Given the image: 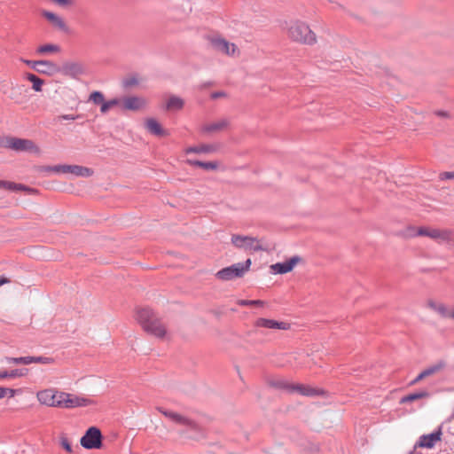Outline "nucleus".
<instances>
[{"mask_svg": "<svg viewBox=\"0 0 454 454\" xmlns=\"http://www.w3.org/2000/svg\"><path fill=\"white\" fill-rule=\"evenodd\" d=\"M137 320L143 329L157 338H163L167 333L166 327L156 314L149 308H141L137 310Z\"/></svg>", "mask_w": 454, "mask_h": 454, "instance_id": "obj_1", "label": "nucleus"}, {"mask_svg": "<svg viewBox=\"0 0 454 454\" xmlns=\"http://www.w3.org/2000/svg\"><path fill=\"white\" fill-rule=\"evenodd\" d=\"M288 37L297 43L304 44H313L317 38L309 27L300 20L291 21L287 26Z\"/></svg>", "mask_w": 454, "mask_h": 454, "instance_id": "obj_2", "label": "nucleus"}, {"mask_svg": "<svg viewBox=\"0 0 454 454\" xmlns=\"http://www.w3.org/2000/svg\"><path fill=\"white\" fill-rule=\"evenodd\" d=\"M158 410L165 417L168 418L173 422L179 424V425L185 426L188 428V430H190L192 432V434L189 435V437L198 440L204 436L201 427L197 423L191 420L190 419H188L179 413L163 410L162 408H159Z\"/></svg>", "mask_w": 454, "mask_h": 454, "instance_id": "obj_3", "label": "nucleus"}, {"mask_svg": "<svg viewBox=\"0 0 454 454\" xmlns=\"http://www.w3.org/2000/svg\"><path fill=\"white\" fill-rule=\"evenodd\" d=\"M250 266L251 260L247 259L245 262L234 263L229 267L220 270L216 272L215 277L223 281H229L237 278H241L249 270Z\"/></svg>", "mask_w": 454, "mask_h": 454, "instance_id": "obj_4", "label": "nucleus"}, {"mask_svg": "<svg viewBox=\"0 0 454 454\" xmlns=\"http://www.w3.org/2000/svg\"><path fill=\"white\" fill-rule=\"evenodd\" d=\"M3 146L14 150L16 152H29L39 155L41 150L32 140L18 138V137H7L3 142Z\"/></svg>", "mask_w": 454, "mask_h": 454, "instance_id": "obj_5", "label": "nucleus"}, {"mask_svg": "<svg viewBox=\"0 0 454 454\" xmlns=\"http://www.w3.org/2000/svg\"><path fill=\"white\" fill-rule=\"evenodd\" d=\"M59 401L58 403V407L59 408H65V409H73L77 407H86L89 405L93 404V400L77 396L73 394L61 392L60 395L59 396Z\"/></svg>", "mask_w": 454, "mask_h": 454, "instance_id": "obj_6", "label": "nucleus"}, {"mask_svg": "<svg viewBox=\"0 0 454 454\" xmlns=\"http://www.w3.org/2000/svg\"><path fill=\"white\" fill-rule=\"evenodd\" d=\"M452 423V421H446L443 422L436 431L428 434H423L419 437L418 442L415 444V448H427L431 449L433 448L435 443L439 441H441V436L443 434L445 430L450 429V425Z\"/></svg>", "mask_w": 454, "mask_h": 454, "instance_id": "obj_7", "label": "nucleus"}, {"mask_svg": "<svg viewBox=\"0 0 454 454\" xmlns=\"http://www.w3.org/2000/svg\"><path fill=\"white\" fill-rule=\"evenodd\" d=\"M102 434L101 431L96 427H90L81 438V445L87 449H100L102 447Z\"/></svg>", "mask_w": 454, "mask_h": 454, "instance_id": "obj_8", "label": "nucleus"}, {"mask_svg": "<svg viewBox=\"0 0 454 454\" xmlns=\"http://www.w3.org/2000/svg\"><path fill=\"white\" fill-rule=\"evenodd\" d=\"M231 243L238 248L250 251H261L262 247L256 238L234 234L231 236Z\"/></svg>", "mask_w": 454, "mask_h": 454, "instance_id": "obj_9", "label": "nucleus"}, {"mask_svg": "<svg viewBox=\"0 0 454 454\" xmlns=\"http://www.w3.org/2000/svg\"><path fill=\"white\" fill-rule=\"evenodd\" d=\"M417 236H426L438 242L448 241L450 239V231L447 230L420 227L417 230Z\"/></svg>", "mask_w": 454, "mask_h": 454, "instance_id": "obj_10", "label": "nucleus"}, {"mask_svg": "<svg viewBox=\"0 0 454 454\" xmlns=\"http://www.w3.org/2000/svg\"><path fill=\"white\" fill-rule=\"evenodd\" d=\"M59 73L73 79L85 73V67L82 63L78 61H65L62 66H59Z\"/></svg>", "mask_w": 454, "mask_h": 454, "instance_id": "obj_11", "label": "nucleus"}, {"mask_svg": "<svg viewBox=\"0 0 454 454\" xmlns=\"http://www.w3.org/2000/svg\"><path fill=\"white\" fill-rule=\"evenodd\" d=\"M60 391H56L53 389H44L39 391L37 393V399L42 404H45L47 406L58 407V403L59 401V397L60 395Z\"/></svg>", "mask_w": 454, "mask_h": 454, "instance_id": "obj_12", "label": "nucleus"}, {"mask_svg": "<svg viewBox=\"0 0 454 454\" xmlns=\"http://www.w3.org/2000/svg\"><path fill=\"white\" fill-rule=\"evenodd\" d=\"M301 261V257L298 255H294L291 257L289 260L284 262H278L272 264L270 269L275 274H285L293 270V269L297 265L298 262Z\"/></svg>", "mask_w": 454, "mask_h": 454, "instance_id": "obj_13", "label": "nucleus"}, {"mask_svg": "<svg viewBox=\"0 0 454 454\" xmlns=\"http://www.w3.org/2000/svg\"><path fill=\"white\" fill-rule=\"evenodd\" d=\"M211 44L219 52L233 56L237 51V47L234 43H231L223 38L214 37L211 39Z\"/></svg>", "mask_w": 454, "mask_h": 454, "instance_id": "obj_14", "label": "nucleus"}, {"mask_svg": "<svg viewBox=\"0 0 454 454\" xmlns=\"http://www.w3.org/2000/svg\"><path fill=\"white\" fill-rule=\"evenodd\" d=\"M230 123L231 121L229 118H222L216 121L203 125L201 131L206 134L221 132L227 129L230 126Z\"/></svg>", "mask_w": 454, "mask_h": 454, "instance_id": "obj_15", "label": "nucleus"}, {"mask_svg": "<svg viewBox=\"0 0 454 454\" xmlns=\"http://www.w3.org/2000/svg\"><path fill=\"white\" fill-rule=\"evenodd\" d=\"M62 174H71L74 176L90 177L93 175V170L90 168L80 165H63Z\"/></svg>", "mask_w": 454, "mask_h": 454, "instance_id": "obj_16", "label": "nucleus"}, {"mask_svg": "<svg viewBox=\"0 0 454 454\" xmlns=\"http://www.w3.org/2000/svg\"><path fill=\"white\" fill-rule=\"evenodd\" d=\"M298 392L304 396H317L323 395L325 391L319 388L312 387L303 384H291L290 393Z\"/></svg>", "mask_w": 454, "mask_h": 454, "instance_id": "obj_17", "label": "nucleus"}, {"mask_svg": "<svg viewBox=\"0 0 454 454\" xmlns=\"http://www.w3.org/2000/svg\"><path fill=\"white\" fill-rule=\"evenodd\" d=\"M121 108L123 110H129V111H137L141 109L145 104V101L144 98L137 97V96H130L123 98L122 99H120Z\"/></svg>", "mask_w": 454, "mask_h": 454, "instance_id": "obj_18", "label": "nucleus"}, {"mask_svg": "<svg viewBox=\"0 0 454 454\" xmlns=\"http://www.w3.org/2000/svg\"><path fill=\"white\" fill-rule=\"evenodd\" d=\"M255 326L269 329L288 330L290 328V324L286 322H278L273 319L258 318L255 321Z\"/></svg>", "mask_w": 454, "mask_h": 454, "instance_id": "obj_19", "label": "nucleus"}, {"mask_svg": "<svg viewBox=\"0 0 454 454\" xmlns=\"http://www.w3.org/2000/svg\"><path fill=\"white\" fill-rule=\"evenodd\" d=\"M37 72L52 76L59 73V66L51 60H39Z\"/></svg>", "mask_w": 454, "mask_h": 454, "instance_id": "obj_20", "label": "nucleus"}, {"mask_svg": "<svg viewBox=\"0 0 454 454\" xmlns=\"http://www.w3.org/2000/svg\"><path fill=\"white\" fill-rule=\"evenodd\" d=\"M268 386L275 389L284 390L290 393L291 384L288 380L281 377H269L266 380Z\"/></svg>", "mask_w": 454, "mask_h": 454, "instance_id": "obj_21", "label": "nucleus"}, {"mask_svg": "<svg viewBox=\"0 0 454 454\" xmlns=\"http://www.w3.org/2000/svg\"><path fill=\"white\" fill-rule=\"evenodd\" d=\"M43 16L47 20H49L55 27L59 28V30H62V31L67 30V27L65 21L63 20L62 18H60L57 14H55L51 12L43 11Z\"/></svg>", "mask_w": 454, "mask_h": 454, "instance_id": "obj_22", "label": "nucleus"}, {"mask_svg": "<svg viewBox=\"0 0 454 454\" xmlns=\"http://www.w3.org/2000/svg\"><path fill=\"white\" fill-rule=\"evenodd\" d=\"M145 128L150 133L156 136L163 137L168 135L167 130L163 129L160 124L153 118L146 120Z\"/></svg>", "mask_w": 454, "mask_h": 454, "instance_id": "obj_23", "label": "nucleus"}, {"mask_svg": "<svg viewBox=\"0 0 454 454\" xmlns=\"http://www.w3.org/2000/svg\"><path fill=\"white\" fill-rule=\"evenodd\" d=\"M218 146L216 145H200L198 146H191L185 150L186 153H212L216 152Z\"/></svg>", "mask_w": 454, "mask_h": 454, "instance_id": "obj_24", "label": "nucleus"}, {"mask_svg": "<svg viewBox=\"0 0 454 454\" xmlns=\"http://www.w3.org/2000/svg\"><path fill=\"white\" fill-rule=\"evenodd\" d=\"M429 396H430V394L428 391L421 390V391H419L416 393H411V394L403 396L400 399L399 403L405 404V403H411V402H414V401H417L419 399L427 398Z\"/></svg>", "mask_w": 454, "mask_h": 454, "instance_id": "obj_25", "label": "nucleus"}, {"mask_svg": "<svg viewBox=\"0 0 454 454\" xmlns=\"http://www.w3.org/2000/svg\"><path fill=\"white\" fill-rule=\"evenodd\" d=\"M187 164L192 167H199L205 170H215L218 168V162L217 161H201L197 160H191L188 159L186 160Z\"/></svg>", "mask_w": 454, "mask_h": 454, "instance_id": "obj_26", "label": "nucleus"}, {"mask_svg": "<svg viewBox=\"0 0 454 454\" xmlns=\"http://www.w3.org/2000/svg\"><path fill=\"white\" fill-rule=\"evenodd\" d=\"M61 51V48L58 44L53 43H47L40 45L36 49V53L39 55H51V54H56L59 53Z\"/></svg>", "mask_w": 454, "mask_h": 454, "instance_id": "obj_27", "label": "nucleus"}, {"mask_svg": "<svg viewBox=\"0 0 454 454\" xmlns=\"http://www.w3.org/2000/svg\"><path fill=\"white\" fill-rule=\"evenodd\" d=\"M184 105V100L176 96H171L166 103V109L168 111L180 110Z\"/></svg>", "mask_w": 454, "mask_h": 454, "instance_id": "obj_28", "label": "nucleus"}, {"mask_svg": "<svg viewBox=\"0 0 454 454\" xmlns=\"http://www.w3.org/2000/svg\"><path fill=\"white\" fill-rule=\"evenodd\" d=\"M428 307L436 311L442 317H449L450 311L442 303H437L434 301H428Z\"/></svg>", "mask_w": 454, "mask_h": 454, "instance_id": "obj_29", "label": "nucleus"}, {"mask_svg": "<svg viewBox=\"0 0 454 454\" xmlns=\"http://www.w3.org/2000/svg\"><path fill=\"white\" fill-rule=\"evenodd\" d=\"M445 367V363L442 361H440L436 363L435 364H433L427 369H425L423 372L426 378L434 375L438 372H440L443 368Z\"/></svg>", "mask_w": 454, "mask_h": 454, "instance_id": "obj_30", "label": "nucleus"}, {"mask_svg": "<svg viewBox=\"0 0 454 454\" xmlns=\"http://www.w3.org/2000/svg\"><path fill=\"white\" fill-rule=\"evenodd\" d=\"M27 372V369H14L11 372L4 371L0 372V380L5 379V378H17V377H22L26 375Z\"/></svg>", "mask_w": 454, "mask_h": 454, "instance_id": "obj_31", "label": "nucleus"}, {"mask_svg": "<svg viewBox=\"0 0 454 454\" xmlns=\"http://www.w3.org/2000/svg\"><path fill=\"white\" fill-rule=\"evenodd\" d=\"M27 79L32 82V84H33L32 88L34 90H35L37 92L42 90L43 80H42L41 78H39L38 76H36L34 74H27Z\"/></svg>", "mask_w": 454, "mask_h": 454, "instance_id": "obj_32", "label": "nucleus"}, {"mask_svg": "<svg viewBox=\"0 0 454 454\" xmlns=\"http://www.w3.org/2000/svg\"><path fill=\"white\" fill-rule=\"evenodd\" d=\"M121 100L118 99V98H114V99H111L109 101H105L103 102L101 107H100V112L102 114H106L109 111L110 108H112L113 106H118L120 104Z\"/></svg>", "mask_w": 454, "mask_h": 454, "instance_id": "obj_33", "label": "nucleus"}, {"mask_svg": "<svg viewBox=\"0 0 454 454\" xmlns=\"http://www.w3.org/2000/svg\"><path fill=\"white\" fill-rule=\"evenodd\" d=\"M6 361L10 364H31L30 356L6 357Z\"/></svg>", "mask_w": 454, "mask_h": 454, "instance_id": "obj_34", "label": "nucleus"}, {"mask_svg": "<svg viewBox=\"0 0 454 454\" xmlns=\"http://www.w3.org/2000/svg\"><path fill=\"white\" fill-rule=\"evenodd\" d=\"M237 303L239 306H256V307H262L264 306L265 302L261 300H239Z\"/></svg>", "mask_w": 454, "mask_h": 454, "instance_id": "obj_35", "label": "nucleus"}, {"mask_svg": "<svg viewBox=\"0 0 454 454\" xmlns=\"http://www.w3.org/2000/svg\"><path fill=\"white\" fill-rule=\"evenodd\" d=\"M90 100L92 101L95 105H101L103 104L105 100V97L102 92L100 91H93L90 95Z\"/></svg>", "mask_w": 454, "mask_h": 454, "instance_id": "obj_36", "label": "nucleus"}, {"mask_svg": "<svg viewBox=\"0 0 454 454\" xmlns=\"http://www.w3.org/2000/svg\"><path fill=\"white\" fill-rule=\"evenodd\" d=\"M0 188H8V189H19V190H28L22 184H15L13 183L0 181Z\"/></svg>", "mask_w": 454, "mask_h": 454, "instance_id": "obj_37", "label": "nucleus"}, {"mask_svg": "<svg viewBox=\"0 0 454 454\" xmlns=\"http://www.w3.org/2000/svg\"><path fill=\"white\" fill-rule=\"evenodd\" d=\"M63 165H55V166H43L40 170L42 172H54V173H62Z\"/></svg>", "mask_w": 454, "mask_h": 454, "instance_id": "obj_38", "label": "nucleus"}, {"mask_svg": "<svg viewBox=\"0 0 454 454\" xmlns=\"http://www.w3.org/2000/svg\"><path fill=\"white\" fill-rule=\"evenodd\" d=\"M122 84L125 88H131L138 84V79L134 75L129 76L123 80Z\"/></svg>", "mask_w": 454, "mask_h": 454, "instance_id": "obj_39", "label": "nucleus"}, {"mask_svg": "<svg viewBox=\"0 0 454 454\" xmlns=\"http://www.w3.org/2000/svg\"><path fill=\"white\" fill-rule=\"evenodd\" d=\"M31 364L32 363H37V364H51L53 362V359L51 357H46V356H30Z\"/></svg>", "mask_w": 454, "mask_h": 454, "instance_id": "obj_40", "label": "nucleus"}, {"mask_svg": "<svg viewBox=\"0 0 454 454\" xmlns=\"http://www.w3.org/2000/svg\"><path fill=\"white\" fill-rule=\"evenodd\" d=\"M15 390L9 387H0V399L4 398L7 394L10 395V397L14 396Z\"/></svg>", "mask_w": 454, "mask_h": 454, "instance_id": "obj_41", "label": "nucleus"}, {"mask_svg": "<svg viewBox=\"0 0 454 454\" xmlns=\"http://www.w3.org/2000/svg\"><path fill=\"white\" fill-rule=\"evenodd\" d=\"M60 444L63 449H65L67 452L71 453L73 451L71 443L66 437H61L60 439Z\"/></svg>", "mask_w": 454, "mask_h": 454, "instance_id": "obj_42", "label": "nucleus"}, {"mask_svg": "<svg viewBox=\"0 0 454 454\" xmlns=\"http://www.w3.org/2000/svg\"><path fill=\"white\" fill-rule=\"evenodd\" d=\"M22 61L25 64H27V66H29L31 68H33L34 70H35L37 72L39 60H27V59H23Z\"/></svg>", "mask_w": 454, "mask_h": 454, "instance_id": "obj_43", "label": "nucleus"}, {"mask_svg": "<svg viewBox=\"0 0 454 454\" xmlns=\"http://www.w3.org/2000/svg\"><path fill=\"white\" fill-rule=\"evenodd\" d=\"M441 180L454 179V172H442L440 174Z\"/></svg>", "mask_w": 454, "mask_h": 454, "instance_id": "obj_44", "label": "nucleus"}, {"mask_svg": "<svg viewBox=\"0 0 454 454\" xmlns=\"http://www.w3.org/2000/svg\"><path fill=\"white\" fill-rule=\"evenodd\" d=\"M59 6L65 7L73 4V0H52Z\"/></svg>", "mask_w": 454, "mask_h": 454, "instance_id": "obj_45", "label": "nucleus"}, {"mask_svg": "<svg viewBox=\"0 0 454 454\" xmlns=\"http://www.w3.org/2000/svg\"><path fill=\"white\" fill-rule=\"evenodd\" d=\"M210 97L212 99H217L220 98L226 97V93L224 91H215V92L211 93Z\"/></svg>", "mask_w": 454, "mask_h": 454, "instance_id": "obj_46", "label": "nucleus"}, {"mask_svg": "<svg viewBox=\"0 0 454 454\" xmlns=\"http://www.w3.org/2000/svg\"><path fill=\"white\" fill-rule=\"evenodd\" d=\"M426 379L423 372H421L413 380L411 381L410 385L413 386L418 384L422 380Z\"/></svg>", "mask_w": 454, "mask_h": 454, "instance_id": "obj_47", "label": "nucleus"}, {"mask_svg": "<svg viewBox=\"0 0 454 454\" xmlns=\"http://www.w3.org/2000/svg\"><path fill=\"white\" fill-rule=\"evenodd\" d=\"M79 116L78 115H73V114H63V115H60L59 118V119H62V120H70V121H74L78 118Z\"/></svg>", "mask_w": 454, "mask_h": 454, "instance_id": "obj_48", "label": "nucleus"}, {"mask_svg": "<svg viewBox=\"0 0 454 454\" xmlns=\"http://www.w3.org/2000/svg\"><path fill=\"white\" fill-rule=\"evenodd\" d=\"M10 282H11V280L8 278L0 277V286L4 285V284H8Z\"/></svg>", "mask_w": 454, "mask_h": 454, "instance_id": "obj_49", "label": "nucleus"}, {"mask_svg": "<svg viewBox=\"0 0 454 454\" xmlns=\"http://www.w3.org/2000/svg\"><path fill=\"white\" fill-rule=\"evenodd\" d=\"M438 114L441 115V116H445L446 115V114L443 113V112H439Z\"/></svg>", "mask_w": 454, "mask_h": 454, "instance_id": "obj_50", "label": "nucleus"}]
</instances>
